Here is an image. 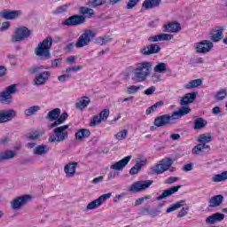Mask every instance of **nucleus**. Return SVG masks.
<instances>
[{
	"label": "nucleus",
	"instance_id": "obj_1",
	"mask_svg": "<svg viewBox=\"0 0 227 227\" xmlns=\"http://www.w3.org/2000/svg\"><path fill=\"white\" fill-rule=\"evenodd\" d=\"M189 113H191V107L181 106L177 111H174L171 115L163 114L157 116L154 119L153 125L155 127H167V125H171V121H175V120H180L182 116H187Z\"/></svg>",
	"mask_w": 227,
	"mask_h": 227
},
{
	"label": "nucleus",
	"instance_id": "obj_2",
	"mask_svg": "<svg viewBox=\"0 0 227 227\" xmlns=\"http://www.w3.org/2000/svg\"><path fill=\"white\" fill-rule=\"evenodd\" d=\"M52 48V36H48L42 42H40L35 48V54L42 61L51 59L52 54L51 53V49Z\"/></svg>",
	"mask_w": 227,
	"mask_h": 227
},
{
	"label": "nucleus",
	"instance_id": "obj_3",
	"mask_svg": "<svg viewBox=\"0 0 227 227\" xmlns=\"http://www.w3.org/2000/svg\"><path fill=\"white\" fill-rule=\"evenodd\" d=\"M133 81L137 82H145L150 74H152V62L144 61L137 64L136 68L133 70Z\"/></svg>",
	"mask_w": 227,
	"mask_h": 227
},
{
	"label": "nucleus",
	"instance_id": "obj_4",
	"mask_svg": "<svg viewBox=\"0 0 227 227\" xmlns=\"http://www.w3.org/2000/svg\"><path fill=\"white\" fill-rule=\"evenodd\" d=\"M197 141L200 144L192 148V153L193 155H200V153L208 152L210 150V145H208V143H212V135L209 133L201 134L199 136Z\"/></svg>",
	"mask_w": 227,
	"mask_h": 227
},
{
	"label": "nucleus",
	"instance_id": "obj_5",
	"mask_svg": "<svg viewBox=\"0 0 227 227\" xmlns=\"http://www.w3.org/2000/svg\"><path fill=\"white\" fill-rule=\"evenodd\" d=\"M69 125H63L53 129L54 134H51L48 140L50 143H61L68 139V129Z\"/></svg>",
	"mask_w": 227,
	"mask_h": 227
},
{
	"label": "nucleus",
	"instance_id": "obj_6",
	"mask_svg": "<svg viewBox=\"0 0 227 227\" xmlns=\"http://www.w3.org/2000/svg\"><path fill=\"white\" fill-rule=\"evenodd\" d=\"M95 36H97V34L93 30H84V32L79 36L78 40L76 41V49H82V47L90 45V42H91L93 38H95Z\"/></svg>",
	"mask_w": 227,
	"mask_h": 227
},
{
	"label": "nucleus",
	"instance_id": "obj_7",
	"mask_svg": "<svg viewBox=\"0 0 227 227\" xmlns=\"http://www.w3.org/2000/svg\"><path fill=\"white\" fill-rule=\"evenodd\" d=\"M173 166V160L171 158H166L160 161V163L155 164L151 168L152 173L154 175H162L165 171H168Z\"/></svg>",
	"mask_w": 227,
	"mask_h": 227
},
{
	"label": "nucleus",
	"instance_id": "obj_8",
	"mask_svg": "<svg viewBox=\"0 0 227 227\" xmlns=\"http://www.w3.org/2000/svg\"><path fill=\"white\" fill-rule=\"evenodd\" d=\"M31 200H33V197L29 194L18 196L10 202L11 208L12 210H20V208L26 207Z\"/></svg>",
	"mask_w": 227,
	"mask_h": 227
},
{
	"label": "nucleus",
	"instance_id": "obj_9",
	"mask_svg": "<svg viewBox=\"0 0 227 227\" xmlns=\"http://www.w3.org/2000/svg\"><path fill=\"white\" fill-rule=\"evenodd\" d=\"M197 54H208L214 49V43L210 40H202L193 45Z\"/></svg>",
	"mask_w": 227,
	"mask_h": 227
},
{
	"label": "nucleus",
	"instance_id": "obj_10",
	"mask_svg": "<svg viewBox=\"0 0 227 227\" xmlns=\"http://www.w3.org/2000/svg\"><path fill=\"white\" fill-rule=\"evenodd\" d=\"M17 93V85L12 84L5 88V90L0 93V102L2 104H12V99L13 97L12 95H15Z\"/></svg>",
	"mask_w": 227,
	"mask_h": 227
},
{
	"label": "nucleus",
	"instance_id": "obj_11",
	"mask_svg": "<svg viewBox=\"0 0 227 227\" xmlns=\"http://www.w3.org/2000/svg\"><path fill=\"white\" fill-rule=\"evenodd\" d=\"M153 184V180H140L133 183L128 189L129 192H142Z\"/></svg>",
	"mask_w": 227,
	"mask_h": 227
},
{
	"label": "nucleus",
	"instance_id": "obj_12",
	"mask_svg": "<svg viewBox=\"0 0 227 227\" xmlns=\"http://www.w3.org/2000/svg\"><path fill=\"white\" fill-rule=\"evenodd\" d=\"M29 36H31V30L26 27H20L15 30L14 35L12 36V43H17V42H22V40H26Z\"/></svg>",
	"mask_w": 227,
	"mask_h": 227
},
{
	"label": "nucleus",
	"instance_id": "obj_13",
	"mask_svg": "<svg viewBox=\"0 0 227 227\" xmlns=\"http://www.w3.org/2000/svg\"><path fill=\"white\" fill-rule=\"evenodd\" d=\"M111 196H113V193H111V192L105 193V194L99 196L95 200L90 201L86 207V211L95 210V209L98 208V207H101L102 203H104V201H106V200H109V198H111Z\"/></svg>",
	"mask_w": 227,
	"mask_h": 227
},
{
	"label": "nucleus",
	"instance_id": "obj_14",
	"mask_svg": "<svg viewBox=\"0 0 227 227\" xmlns=\"http://www.w3.org/2000/svg\"><path fill=\"white\" fill-rule=\"evenodd\" d=\"M86 22V18L82 15L75 14L62 21V26H81Z\"/></svg>",
	"mask_w": 227,
	"mask_h": 227
},
{
	"label": "nucleus",
	"instance_id": "obj_15",
	"mask_svg": "<svg viewBox=\"0 0 227 227\" xmlns=\"http://www.w3.org/2000/svg\"><path fill=\"white\" fill-rule=\"evenodd\" d=\"M20 15H22V11L20 10L5 9L0 12V17L5 19V20H15V19H19Z\"/></svg>",
	"mask_w": 227,
	"mask_h": 227
},
{
	"label": "nucleus",
	"instance_id": "obj_16",
	"mask_svg": "<svg viewBox=\"0 0 227 227\" xmlns=\"http://www.w3.org/2000/svg\"><path fill=\"white\" fill-rule=\"evenodd\" d=\"M17 116V112L13 109L0 110V123H8Z\"/></svg>",
	"mask_w": 227,
	"mask_h": 227
},
{
	"label": "nucleus",
	"instance_id": "obj_17",
	"mask_svg": "<svg viewBox=\"0 0 227 227\" xmlns=\"http://www.w3.org/2000/svg\"><path fill=\"white\" fill-rule=\"evenodd\" d=\"M226 29V27H215L213 30V33L210 35V42L217 43L221 42L223 38V33Z\"/></svg>",
	"mask_w": 227,
	"mask_h": 227
},
{
	"label": "nucleus",
	"instance_id": "obj_18",
	"mask_svg": "<svg viewBox=\"0 0 227 227\" xmlns=\"http://www.w3.org/2000/svg\"><path fill=\"white\" fill-rule=\"evenodd\" d=\"M140 52L141 54H143V56H152V54H159V52H160V46H159L157 43H153L140 49Z\"/></svg>",
	"mask_w": 227,
	"mask_h": 227
},
{
	"label": "nucleus",
	"instance_id": "obj_19",
	"mask_svg": "<svg viewBox=\"0 0 227 227\" xmlns=\"http://www.w3.org/2000/svg\"><path fill=\"white\" fill-rule=\"evenodd\" d=\"M130 159H132L131 155L126 156L114 164L111 165L110 168L114 169V171H123L127 164L130 162Z\"/></svg>",
	"mask_w": 227,
	"mask_h": 227
},
{
	"label": "nucleus",
	"instance_id": "obj_20",
	"mask_svg": "<svg viewBox=\"0 0 227 227\" xmlns=\"http://www.w3.org/2000/svg\"><path fill=\"white\" fill-rule=\"evenodd\" d=\"M77 162H69L64 167V171L67 178H74L75 176V171L77 169Z\"/></svg>",
	"mask_w": 227,
	"mask_h": 227
},
{
	"label": "nucleus",
	"instance_id": "obj_21",
	"mask_svg": "<svg viewBox=\"0 0 227 227\" xmlns=\"http://www.w3.org/2000/svg\"><path fill=\"white\" fill-rule=\"evenodd\" d=\"M182 189V185L173 186L167 190H164L163 192L156 198L158 201L164 200V198H169V196L175 194V192H178V190Z\"/></svg>",
	"mask_w": 227,
	"mask_h": 227
},
{
	"label": "nucleus",
	"instance_id": "obj_22",
	"mask_svg": "<svg viewBox=\"0 0 227 227\" xmlns=\"http://www.w3.org/2000/svg\"><path fill=\"white\" fill-rule=\"evenodd\" d=\"M224 221V214L223 213H215L209 215L206 220V224H215V223H221Z\"/></svg>",
	"mask_w": 227,
	"mask_h": 227
},
{
	"label": "nucleus",
	"instance_id": "obj_23",
	"mask_svg": "<svg viewBox=\"0 0 227 227\" xmlns=\"http://www.w3.org/2000/svg\"><path fill=\"white\" fill-rule=\"evenodd\" d=\"M196 97H198L197 91L185 94L180 100V106H187L188 104H192V102L196 100Z\"/></svg>",
	"mask_w": 227,
	"mask_h": 227
},
{
	"label": "nucleus",
	"instance_id": "obj_24",
	"mask_svg": "<svg viewBox=\"0 0 227 227\" xmlns=\"http://www.w3.org/2000/svg\"><path fill=\"white\" fill-rule=\"evenodd\" d=\"M182 29V25L178 22H169L168 24L164 26L163 31L167 33H178Z\"/></svg>",
	"mask_w": 227,
	"mask_h": 227
},
{
	"label": "nucleus",
	"instance_id": "obj_25",
	"mask_svg": "<svg viewBox=\"0 0 227 227\" xmlns=\"http://www.w3.org/2000/svg\"><path fill=\"white\" fill-rule=\"evenodd\" d=\"M90 136H91V131L88 129H78L74 134V137L77 141H84L85 139H88Z\"/></svg>",
	"mask_w": 227,
	"mask_h": 227
},
{
	"label": "nucleus",
	"instance_id": "obj_26",
	"mask_svg": "<svg viewBox=\"0 0 227 227\" xmlns=\"http://www.w3.org/2000/svg\"><path fill=\"white\" fill-rule=\"evenodd\" d=\"M162 3V0H145L142 6L145 10H153V8H159Z\"/></svg>",
	"mask_w": 227,
	"mask_h": 227
},
{
	"label": "nucleus",
	"instance_id": "obj_27",
	"mask_svg": "<svg viewBox=\"0 0 227 227\" xmlns=\"http://www.w3.org/2000/svg\"><path fill=\"white\" fill-rule=\"evenodd\" d=\"M223 201H224V197L223 195H215L211 197L209 200V207L210 208H215L217 207H221L223 204Z\"/></svg>",
	"mask_w": 227,
	"mask_h": 227
},
{
	"label": "nucleus",
	"instance_id": "obj_28",
	"mask_svg": "<svg viewBox=\"0 0 227 227\" xmlns=\"http://www.w3.org/2000/svg\"><path fill=\"white\" fill-rule=\"evenodd\" d=\"M51 77V73L50 71H44L41 74H38L35 79V84L37 86H40V84H45L47 82V79Z\"/></svg>",
	"mask_w": 227,
	"mask_h": 227
},
{
	"label": "nucleus",
	"instance_id": "obj_29",
	"mask_svg": "<svg viewBox=\"0 0 227 227\" xmlns=\"http://www.w3.org/2000/svg\"><path fill=\"white\" fill-rule=\"evenodd\" d=\"M51 150L49 145H40L34 148L33 153L34 155H39L41 157H43V155H47V153Z\"/></svg>",
	"mask_w": 227,
	"mask_h": 227
},
{
	"label": "nucleus",
	"instance_id": "obj_30",
	"mask_svg": "<svg viewBox=\"0 0 227 227\" xmlns=\"http://www.w3.org/2000/svg\"><path fill=\"white\" fill-rule=\"evenodd\" d=\"M208 122L201 117H199L194 120L193 129L194 130H201V129H205Z\"/></svg>",
	"mask_w": 227,
	"mask_h": 227
},
{
	"label": "nucleus",
	"instance_id": "obj_31",
	"mask_svg": "<svg viewBox=\"0 0 227 227\" xmlns=\"http://www.w3.org/2000/svg\"><path fill=\"white\" fill-rule=\"evenodd\" d=\"M68 118V114L64 112L54 122L51 123L48 127L49 129H54V127H58V125H61L65 123V121Z\"/></svg>",
	"mask_w": 227,
	"mask_h": 227
},
{
	"label": "nucleus",
	"instance_id": "obj_32",
	"mask_svg": "<svg viewBox=\"0 0 227 227\" xmlns=\"http://www.w3.org/2000/svg\"><path fill=\"white\" fill-rule=\"evenodd\" d=\"M59 114H61V109L55 108L48 113L46 115V120L50 121H54V120H58L59 118Z\"/></svg>",
	"mask_w": 227,
	"mask_h": 227
},
{
	"label": "nucleus",
	"instance_id": "obj_33",
	"mask_svg": "<svg viewBox=\"0 0 227 227\" xmlns=\"http://www.w3.org/2000/svg\"><path fill=\"white\" fill-rule=\"evenodd\" d=\"M146 162V160H142L139 162H137L129 169V175H137V173L141 171V168H143V166H145Z\"/></svg>",
	"mask_w": 227,
	"mask_h": 227
},
{
	"label": "nucleus",
	"instance_id": "obj_34",
	"mask_svg": "<svg viewBox=\"0 0 227 227\" xmlns=\"http://www.w3.org/2000/svg\"><path fill=\"white\" fill-rule=\"evenodd\" d=\"M15 158V151L7 150L5 152L0 153V162L3 160H10Z\"/></svg>",
	"mask_w": 227,
	"mask_h": 227
},
{
	"label": "nucleus",
	"instance_id": "obj_35",
	"mask_svg": "<svg viewBox=\"0 0 227 227\" xmlns=\"http://www.w3.org/2000/svg\"><path fill=\"white\" fill-rule=\"evenodd\" d=\"M203 84V80L201 79H195L189 82L187 84L184 85L185 90H192L194 88H198V86H201Z\"/></svg>",
	"mask_w": 227,
	"mask_h": 227
},
{
	"label": "nucleus",
	"instance_id": "obj_36",
	"mask_svg": "<svg viewBox=\"0 0 227 227\" xmlns=\"http://www.w3.org/2000/svg\"><path fill=\"white\" fill-rule=\"evenodd\" d=\"M90 102H91L90 98L83 97L79 102L76 103V108L81 109V111H82V109H85V107H88V106L90 105Z\"/></svg>",
	"mask_w": 227,
	"mask_h": 227
},
{
	"label": "nucleus",
	"instance_id": "obj_37",
	"mask_svg": "<svg viewBox=\"0 0 227 227\" xmlns=\"http://www.w3.org/2000/svg\"><path fill=\"white\" fill-rule=\"evenodd\" d=\"M185 200H180L173 205H171L168 208H167L166 213L169 214L170 212H175V210H178V208H182L184 207Z\"/></svg>",
	"mask_w": 227,
	"mask_h": 227
},
{
	"label": "nucleus",
	"instance_id": "obj_38",
	"mask_svg": "<svg viewBox=\"0 0 227 227\" xmlns=\"http://www.w3.org/2000/svg\"><path fill=\"white\" fill-rule=\"evenodd\" d=\"M227 180V170L222 172L221 174H216L212 177V182L219 183V182H226Z\"/></svg>",
	"mask_w": 227,
	"mask_h": 227
},
{
	"label": "nucleus",
	"instance_id": "obj_39",
	"mask_svg": "<svg viewBox=\"0 0 227 227\" xmlns=\"http://www.w3.org/2000/svg\"><path fill=\"white\" fill-rule=\"evenodd\" d=\"M40 109H41L40 106H33L27 108L24 111V114H25V116H33V115L36 114V113H38V111H40Z\"/></svg>",
	"mask_w": 227,
	"mask_h": 227
},
{
	"label": "nucleus",
	"instance_id": "obj_40",
	"mask_svg": "<svg viewBox=\"0 0 227 227\" xmlns=\"http://www.w3.org/2000/svg\"><path fill=\"white\" fill-rule=\"evenodd\" d=\"M164 106V101H158L154 105L151 106L146 111L145 114H152V113H155L157 107H162Z\"/></svg>",
	"mask_w": 227,
	"mask_h": 227
},
{
	"label": "nucleus",
	"instance_id": "obj_41",
	"mask_svg": "<svg viewBox=\"0 0 227 227\" xmlns=\"http://www.w3.org/2000/svg\"><path fill=\"white\" fill-rule=\"evenodd\" d=\"M80 13L82 15H87V17H89V19H90V18L93 17V15H95V11L91 8L81 7Z\"/></svg>",
	"mask_w": 227,
	"mask_h": 227
},
{
	"label": "nucleus",
	"instance_id": "obj_42",
	"mask_svg": "<svg viewBox=\"0 0 227 227\" xmlns=\"http://www.w3.org/2000/svg\"><path fill=\"white\" fill-rule=\"evenodd\" d=\"M168 65L164 62H159L155 67H154V72L158 74H162L163 72H166Z\"/></svg>",
	"mask_w": 227,
	"mask_h": 227
},
{
	"label": "nucleus",
	"instance_id": "obj_43",
	"mask_svg": "<svg viewBox=\"0 0 227 227\" xmlns=\"http://www.w3.org/2000/svg\"><path fill=\"white\" fill-rule=\"evenodd\" d=\"M113 38L109 35H104V36H99L96 39L97 43H99V45H106V43H109Z\"/></svg>",
	"mask_w": 227,
	"mask_h": 227
},
{
	"label": "nucleus",
	"instance_id": "obj_44",
	"mask_svg": "<svg viewBox=\"0 0 227 227\" xmlns=\"http://www.w3.org/2000/svg\"><path fill=\"white\" fill-rule=\"evenodd\" d=\"M141 88H143L142 85L140 86L130 85L127 88L126 92L128 93V95H135V93H137V91H139Z\"/></svg>",
	"mask_w": 227,
	"mask_h": 227
},
{
	"label": "nucleus",
	"instance_id": "obj_45",
	"mask_svg": "<svg viewBox=\"0 0 227 227\" xmlns=\"http://www.w3.org/2000/svg\"><path fill=\"white\" fill-rule=\"evenodd\" d=\"M67 10H68V4H63L52 11V13L53 15H61V13H65Z\"/></svg>",
	"mask_w": 227,
	"mask_h": 227
},
{
	"label": "nucleus",
	"instance_id": "obj_46",
	"mask_svg": "<svg viewBox=\"0 0 227 227\" xmlns=\"http://www.w3.org/2000/svg\"><path fill=\"white\" fill-rule=\"evenodd\" d=\"M227 97V91L224 89L220 90L218 92H216L215 98V100L221 101L224 100Z\"/></svg>",
	"mask_w": 227,
	"mask_h": 227
},
{
	"label": "nucleus",
	"instance_id": "obj_47",
	"mask_svg": "<svg viewBox=\"0 0 227 227\" xmlns=\"http://www.w3.org/2000/svg\"><path fill=\"white\" fill-rule=\"evenodd\" d=\"M107 0H91L89 1V6L91 8H97L98 6H102V4H106Z\"/></svg>",
	"mask_w": 227,
	"mask_h": 227
},
{
	"label": "nucleus",
	"instance_id": "obj_48",
	"mask_svg": "<svg viewBox=\"0 0 227 227\" xmlns=\"http://www.w3.org/2000/svg\"><path fill=\"white\" fill-rule=\"evenodd\" d=\"M128 134L129 130L123 129L122 131H119L117 134H115L114 137H116L118 141H122V139H125L127 137Z\"/></svg>",
	"mask_w": 227,
	"mask_h": 227
},
{
	"label": "nucleus",
	"instance_id": "obj_49",
	"mask_svg": "<svg viewBox=\"0 0 227 227\" xmlns=\"http://www.w3.org/2000/svg\"><path fill=\"white\" fill-rule=\"evenodd\" d=\"M141 0H129V2L126 4V9L127 10H134L137 4H139V2Z\"/></svg>",
	"mask_w": 227,
	"mask_h": 227
},
{
	"label": "nucleus",
	"instance_id": "obj_50",
	"mask_svg": "<svg viewBox=\"0 0 227 227\" xmlns=\"http://www.w3.org/2000/svg\"><path fill=\"white\" fill-rule=\"evenodd\" d=\"M172 38H173V35H169V34H159L158 35L159 42L169 41V40H172Z\"/></svg>",
	"mask_w": 227,
	"mask_h": 227
},
{
	"label": "nucleus",
	"instance_id": "obj_51",
	"mask_svg": "<svg viewBox=\"0 0 227 227\" xmlns=\"http://www.w3.org/2000/svg\"><path fill=\"white\" fill-rule=\"evenodd\" d=\"M110 114L111 112L109 111V109H104L99 113L100 120H102L103 121H107V118H109Z\"/></svg>",
	"mask_w": 227,
	"mask_h": 227
},
{
	"label": "nucleus",
	"instance_id": "obj_52",
	"mask_svg": "<svg viewBox=\"0 0 227 227\" xmlns=\"http://www.w3.org/2000/svg\"><path fill=\"white\" fill-rule=\"evenodd\" d=\"M100 123H102V119H100V115H94L90 121V127H95L96 125H98Z\"/></svg>",
	"mask_w": 227,
	"mask_h": 227
},
{
	"label": "nucleus",
	"instance_id": "obj_53",
	"mask_svg": "<svg viewBox=\"0 0 227 227\" xmlns=\"http://www.w3.org/2000/svg\"><path fill=\"white\" fill-rule=\"evenodd\" d=\"M205 63V59L199 57L197 59H190V64L191 65H203Z\"/></svg>",
	"mask_w": 227,
	"mask_h": 227
},
{
	"label": "nucleus",
	"instance_id": "obj_54",
	"mask_svg": "<svg viewBox=\"0 0 227 227\" xmlns=\"http://www.w3.org/2000/svg\"><path fill=\"white\" fill-rule=\"evenodd\" d=\"M79 70H82V66H73L66 68V73L70 74V72H79Z\"/></svg>",
	"mask_w": 227,
	"mask_h": 227
},
{
	"label": "nucleus",
	"instance_id": "obj_55",
	"mask_svg": "<svg viewBox=\"0 0 227 227\" xmlns=\"http://www.w3.org/2000/svg\"><path fill=\"white\" fill-rule=\"evenodd\" d=\"M62 59H55L51 60V68H59L61 67Z\"/></svg>",
	"mask_w": 227,
	"mask_h": 227
},
{
	"label": "nucleus",
	"instance_id": "obj_56",
	"mask_svg": "<svg viewBox=\"0 0 227 227\" xmlns=\"http://www.w3.org/2000/svg\"><path fill=\"white\" fill-rule=\"evenodd\" d=\"M213 114H215L216 116H224L225 113L221 110V107L219 106H215L212 109Z\"/></svg>",
	"mask_w": 227,
	"mask_h": 227
},
{
	"label": "nucleus",
	"instance_id": "obj_57",
	"mask_svg": "<svg viewBox=\"0 0 227 227\" xmlns=\"http://www.w3.org/2000/svg\"><path fill=\"white\" fill-rule=\"evenodd\" d=\"M151 209H152V206H147L145 207H142L140 209L141 215H150Z\"/></svg>",
	"mask_w": 227,
	"mask_h": 227
},
{
	"label": "nucleus",
	"instance_id": "obj_58",
	"mask_svg": "<svg viewBox=\"0 0 227 227\" xmlns=\"http://www.w3.org/2000/svg\"><path fill=\"white\" fill-rule=\"evenodd\" d=\"M70 77H72V74H61L58 77L59 82H65L66 81H68V79H70Z\"/></svg>",
	"mask_w": 227,
	"mask_h": 227
},
{
	"label": "nucleus",
	"instance_id": "obj_59",
	"mask_svg": "<svg viewBox=\"0 0 227 227\" xmlns=\"http://www.w3.org/2000/svg\"><path fill=\"white\" fill-rule=\"evenodd\" d=\"M187 214H189V207H183L179 213L177 214V217L181 218V217H185V215H187Z\"/></svg>",
	"mask_w": 227,
	"mask_h": 227
},
{
	"label": "nucleus",
	"instance_id": "obj_60",
	"mask_svg": "<svg viewBox=\"0 0 227 227\" xmlns=\"http://www.w3.org/2000/svg\"><path fill=\"white\" fill-rule=\"evenodd\" d=\"M192 169H194V164L192 163H187L183 167V171H185L186 173L192 171Z\"/></svg>",
	"mask_w": 227,
	"mask_h": 227
},
{
	"label": "nucleus",
	"instance_id": "obj_61",
	"mask_svg": "<svg viewBox=\"0 0 227 227\" xmlns=\"http://www.w3.org/2000/svg\"><path fill=\"white\" fill-rule=\"evenodd\" d=\"M159 214H160V210L159 208H152L151 207L149 215H151L152 217H157V215H159Z\"/></svg>",
	"mask_w": 227,
	"mask_h": 227
},
{
	"label": "nucleus",
	"instance_id": "obj_62",
	"mask_svg": "<svg viewBox=\"0 0 227 227\" xmlns=\"http://www.w3.org/2000/svg\"><path fill=\"white\" fill-rule=\"evenodd\" d=\"M8 29H10V21L3 22L0 27V31H6Z\"/></svg>",
	"mask_w": 227,
	"mask_h": 227
},
{
	"label": "nucleus",
	"instance_id": "obj_63",
	"mask_svg": "<svg viewBox=\"0 0 227 227\" xmlns=\"http://www.w3.org/2000/svg\"><path fill=\"white\" fill-rule=\"evenodd\" d=\"M155 86H151L145 90V95H153L155 93Z\"/></svg>",
	"mask_w": 227,
	"mask_h": 227
},
{
	"label": "nucleus",
	"instance_id": "obj_64",
	"mask_svg": "<svg viewBox=\"0 0 227 227\" xmlns=\"http://www.w3.org/2000/svg\"><path fill=\"white\" fill-rule=\"evenodd\" d=\"M39 137H40V132L35 131L34 133H30L28 135V139H38Z\"/></svg>",
	"mask_w": 227,
	"mask_h": 227
}]
</instances>
